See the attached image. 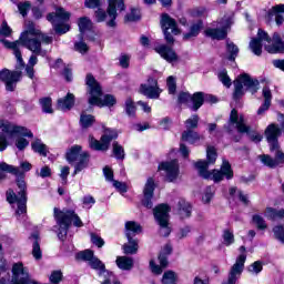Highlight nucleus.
Masks as SVG:
<instances>
[{
  "mask_svg": "<svg viewBox=\"0 0 284 284\" xmlns=\"http://www.w3.org/2000/svg\"><path fill=\"white\" fill-rule=\"evenodd\" d=\"M0 181H3V179H6V174H3V172H9V174H16V176L19 175V169L9 165L6 162H0Z\"/></svg>",
  "mask_w": 284,
  "mask_h": 284,
  "instance_id": "nucleus-40",
  "label": "nucleus"
},
{
  "mask_svg": "<svg viewBox=\"0 0 284 284\" xmlns=\"http://www.w3.org/2000/svg\"><path fill=\"white\" fill-rule=\"evenodd\" d=\"M113 155L120 161H123V159H125V150L123 149V146H121V144H119V142L113 143Z\"/></svg>",
  "mask_w": 284,
  "mask_h": 284,
  "instance_id": "nucleus-47",
  "label": "nucleus"
},
{
  "mask_svg": "<svg viewBox=\"0 0 284 284\" xmlns=\"http://www.w3.org/2000/svg\"><path fill=\"white\" fill-rule=\"evenodd\" d=\"M141 19V11L139 9H132L130 13L125 16V21H139Z\"/></svg>",
  "mask_w": 284,
  "mask_h": 284,
  "instance_id": "nucleus-55",
  "label": "nucleus"
},
{
  "mask_svg": "<svg viewBox=\"0 0 284 284\" xmlns=\"http://www.w3.org/2000/svg\"><path fill=\"white\" fill-rule=\"evenodd\" d=\"M264 103L257 110V114H263L270 110V105H272V90L270 87H264L262 91Z\"/></svg>",
  "mask_w": 284,
  "mask_h": 284,
  "instance_id": "nucleus-29",
  "label": "nucleus"
},
{
  "mask_svg": "<svg viewBox=\"0 0 284 284\" xmlns=\"http://www.w3.org/2000/svg\"><path fill=\"white\" fill-rule=\"evenodd\" d=\"M154 187H155L154 179L149 178L146 180V183L144 184L143 200H142V204L148 210H152V207L154 205V204H152V199L154 197Z\"/></svg>",
  "mask_w": 284,
  "mask_h": 284,
  "instance_id": "nucleus-24",
  "label": "nucleus"
},
{
  "mask_svg": "<svg viewBox=\"0 0 284 284\" xmlns=\"http://www.w3.org/2000/svg\"><path fill=\"white\" fill-rule=\"evenodd\" d=\"M30 240L32 241V256L36 258V261H40L42 258L43 254L41 253V246L39 245V234L34 233L31 235Z\"/></svg>",
  "mask_w": 284,
  "mask_h": 284,
  "instance_id": "nucleus-36",
  "label": "nucleus"
},
{
  "mask_svg": "<svg viewBox=\"0 0 284 284\" xmlns=\"http://www.w3.org/2000/svg\"><path fill=\"white\" fill-rule=\"evenodd\" d=\"M234 93L233 99L239 101L245 95L247 90L251 94H256L258 92V80L252 79L247 73L240 74L236 80H234Z\"/></svg>",
  "mask_w": 284,
  "mask_h": 284,
  "instance_id": "nucleus-10",
  "label": "nucleus"
},
{
  "mask_svg": "<svg viewBox=\"0 0 284 284\" xmlns=\"http://www.w3.org/2000/svg\"><path fill=\"white\" fill-rule=\"evenodd\" d=\"M159 171L164 172L166 181H169V183H174V181L179 179V174H180L179 161L173 160L170 162H162L159 165Z\"/></svg>",
  "mask_w": 284,
  "mask_h": 284,
  "instance_id": "nucleus-22",
  "label": "nucleus"
},
{
  "mask_svg": "<svg viewBox=\"0 0 284 284\" xmlns=\"http://www.w3.org/2000/svg\"><path fill=\"white\" fill-rule=\"evenodd\" d=\"M236 239L234 237V231L230 229H225L222 233V243L225 247H230V245H234Z\"/></svg>",
  "mask_w": 284,
  "mask_h": 284,
  "instance_id": "nucleus-39",
  "label": "nucleus"
},
{
  "mask_svg": "<svg viewBox=\"0 0 284 284\" xmlns=\"http://www.w3.org/2000/svg\"><path fill=\"white\" fill-rule=\"evenodd\" d=\"M154 219L160 225L161 236H170L172 230L170 229V205L160 204L153 210Z\"/></svg>",
  "mask_w": 284,
  "mask_h": 284,
  "instance_id": "nucleus-15",
  "label": "nucleus"
},
{
  "mask_svg": "<svg viewBox=\"0 0 284 284\" xmlns=\"http://www.w3.org/2000/svg\"><path fill=\"white\" fill-rule=\"evenodd\" d=\"M125 236L126 239H132L136 236V234H141V224L136 223L135 221H128L124 225Z\"/></svg>",
  "mask_w": 284,
  "mask_h": 284,
  "instance_id": "nucleus-30",
  "label": "nucleus"
},
{
  "mask_svg": "<svg viewBox=\"0 0 284 284\" xmlns=\"http://www.w3.org/2000/svg\"><path fill=\"white\" fill-rule=\"evenodd\" d=\"M94 257V252L91 250L81 251L75 256L78 261H84L85 263H88V265L92 262Z\"/></svg>",
  "mask_w": 284,
  "mask_h": 284,
  "instance_id": "nucleus-42",
  "label": "nucleus"
},
{
  "mask_svg": "<svg viewBox=\"0 0 284 284\" xmlns=\"http://www.w3.org/2000/svg\"><path fill=\"white\" fill-rule=\"evenodd\" d=\"M114 139H119V132L114 129L104 128V133L100 141L92 135L89 136V146L91 150H97L98 152H108V150H110V143H112Z\"/></svg>",
  "mask_w": 284,
  "mask_h": 284,
  "instance_id": "nucleus-14",
  "label": "nucleus"
},
{
  "mask_svg": "<svg viewBox=\"0 0 284 284\" xmlns=\"http://www.w3.org/2000/svg\"><path fill=\"white\" fill-rule=\"evenodd\" d=\"M264 215L270 221H278L281 219H284V209L276 210L273 207H267L264 212Z\"/></svg>",
  "mask_w": 284,
  "mask_h": 284,
  "instance_id": "nucleus-37",
  "label": "nucleus"
},
{
  "mask_svg": "<svg viewBox=\"0 0 284 284\" xmlns=\"http://www.w3.org/2000/svg\"><path fill=\"white\" fill-rule=\"evenodd\" d=\"M112 183H113V187H115V190H118V192H122V193L128 192V185H125V183L116 181V180H113Z\"/></svg>",
  "mask_w": 284,
  "mask_h": 284,
  "instance_id": "nucleus-64",
  "label": "nucleus"
},
{
  "mask_svg": "<svg viewBox=\"0 0 284 284\" xmlns=\"http://www.w3.org/2000/svg\"><path fill=\"white\" fill-rule=\"evenodd\" d=\"M201 30H203V22L197 21L190 27V31L187 33H184L183 39L185 41H190V39L199 37Z\"/></svg>",
  "mask_w": 284,
  "mask_h": 284,
  "instance_id": "nucleus-34",
  "label": "nucleus"
},
{
  "mask_svg": "<svg viewBox=\"0 0 284 284\" xmlns=\"http://www.w3.org/2000/svg\"><path fill=\"white\" fill-rule=\"evenodd\" d=\"M0 130H2L4 134H8L10 139L19 136L16 140V146L18 150H26V148L30 145V142L22 136H28L29 139H32L33 136L32 131L28 130L27 128L12 124L6 120H0Z\"/></svg>",
  "mask_w": 284,
  "mask_h": 284,
  "instance_id": "nucleus-8",
  "label": "nucleus"
},
{
  "mask_svg": "<svg viewBox=\"0 0 284 284\" xmlns=\"http://www.w3.org/2000/svg\"><path fill=\"white\" fill-rule=\"evenodd\" d=\"M284 4H276L268 11V17H275V22L277 26H283L284 23Z\"/></svg>",
  "mask_w": 284,
  "mask_h": 284,
  "instance_id": "nucleus-32",
  "label": "nucleus"
},
{
  "mask_svg": "<svg viewBox=\"0 0 284 284\" xmlns=\"http://www.w3.org/2000/svg\"><path fill=\"white\" fill-rule=\"evenodd\" d=\"M70 12L65 11L63 8L55 9L54 13H49L47 16V21L52 23L55 34H65L70 32Z\"/></svg>",
  "mask_w": 284,
  "mask_h": 284,
  "instance_id": "nucleus-11",
  "label": "nucleus"
},
{
  "mask_svg": "<svg viewBox=\"0 0 284 284\" xmlns=\"http://www.w3.org/2000/svg\"><path fill=\"white\" fill-rule=\"evenodd\" d=\"M273 234H274L275 239H277V241H280L281 243H284L283 225H277V226L273 227Z\"/></svg>",
  "mask_w": 284,
  "mask_h": 284,
  "instance_id": "nucleus-53",
  "label": "nucleus"
},
{
  "mask_svg": "<svg viewBox=\"0 0 284 284\" xmlns=\"http://www.w3.org/2000/svg\"><path fill=\"white\" fill-rule=\"evenodd\" d=\"M216 149L214 146H207L206 148V159L200 160L195 163V168L199 171L200 176L202 179H207L211 181H214L215 183H219L220 181H223V179H233L234 172L232 171V165H230V162L226 160L223 161L221 170H213V172L207 171V168L210 165H213V163H216Z\"/></svg>",
  "mask_w": 284,
  "mask_h": 284,
  "instance_id": "nucleus-3",
  "label": "nucleus"
},
{
  "mask_svg": "<svg viewBox=\"0 0 284 284\" xmlns=\"http://www.w3.org/2000/svg\"><path fill=\"white\" fill-rule=\"evenodd\" d=\"M184 125L186 130H196L199 128V116L196 114L192 115L184 122Z\"/></svg>",
  "mask_w": 284,
  "mask_h": 284,
  "instance_id": "nucleus-49",
  "label": "nucleus"
},
{
  "mask_svg": "<svg viewBox=\"0 0 284 284\" xmlns=\"http://www.w3.org/2000/svg\"><path fill=\"white\" fill-rule=\"evenodd\" d=\"M241 254L237 256L235 263L232 265L227 281H224L222 284H236V281L241 278L243 270H245V261H247V255L245 254V246H240Z\"/></svg>",
  "mask_w": 284,
  "mask_h": 284,
  "instance_id": "nucleus-16",
  "label": "nucleus"
},
{
  "mask_svg": "<svg viewBox=\"0 0 284 284\" xmlns=\"http://www.w3.org/2000/svg\"><path fill=\"white\" fill-rule=\"evenodd\" d=\"M12 34V29L8 26V22H2V26L0 28V36L1 37H10Z\"/></svg>",
  "mask_w": 284,
  "mask_h": 284,
  "instance_id": "nucleus-63",
  "label": "nucleus"
},
{
  "mask_svg": "<svg viewBox=\"0 0 284 284\" xmlns=\"http://www.w3.org/2000/svg\"><path fill=\"white\" fill-rule=\"evenodd\" d=\"M115 264L119 267V270L130 272V270L134 267V260L128 256H118L115 260Z\"/></svg>",
  "mask_w": 284,
  "mask_h": 284,
  "instance_id": "nucleus-31",
  "label": "nucleus"
},
{
  "mask_svg": "<svg viewBox=\"0 0 284 284\" xmlns=\"http://www.w3.org/2000/svg\"><path fill=\"white\" fill-rule=\"evenodd\" d=\"M91 243H93V245H97V247H103V245H105V241H103V239H101V236L97 235V234H91Z\"/></svg>",
  "mask_w": 284,
  "mask_h": 284,
  "instance_id": "nucleus-62",
  "label": "nucleus"
},
{
  "mask_svg": "<svg viewBox=\"0 0 284 284\" xmlns=\"http://www.w3.org/2000/svg\"><path fill=\"white\" fill-rule=\"evenodd\" d=\"M94 203H97V200H94L92 195H85L82 197L83 207H85L87 210H90V207H92Z\"/></svg>",
  "mask_w": 284,
  "mask_h": 284,
  "instance_id": "nucleus-59",
  "label": "nucleus"
},
{
  "mask_svg": "<svg viewBox=\"0 0 284 284\" xmlns=\"http://www.w3.org/2000/svg\"><path fill=\"white\" fill-rule=\"evenodd\" d=\"M54 219L57 221V234L60 241H65V236H68V230H70V225L73 222L75 227H83V222L81 217L74 213L72 210H59L54 207L53 210Z\"/></svg>",
  "mask_w": 284,
  "mask_h": 284,
  "instance_id": "nucleus-6",
  "label": "nucleus"
},
{
  "mask_svg": "<svg viewBox=\"0 0 284 284\" xmlns=\"http://www.w3.org/2000/svg\"><path fill=\"white\" fill-rule=\"evenodd\" d=\"M94 115L85 113V111H82L80 115V124L81 128H91V125L94 124Z\"/></svg>",
  "mask_w": 284,
  "mask_h": 284,
  "instance_id": "nucleus-41",
  "label": "nucleus"
},
{
  "mask_svg": "<svg viewBox=\"0 0 284 284\" xmlns=\"http://www.w3.org/2000/svg\"><path fill=\"white\" fill-rule=\"evenodd\" d=\"M163 90L159 88V82L155 79L149 78L148 82L140 85V94L148 99H159Z\"/></svg>",
  "mask_w": 284,
  "mask_h": 284,
  "instance_id": "nucleus-21",
  "label": "nucleus"
},
{
  "mask_svg": "<svg viewBox=\"0 0 284 284\" xmlns=\"http://www.w3.org/2000/svg\"><path fill=\"white\" fill-rule=\"evenodd\" d=\"M219 80L225 88L232 87V79H230V75H227V71L223 70L219 72Z\"/></svg>",
  "mask_w": 284,
  "mask_h": 284,
  "instance_id": "nucleus-51",
  "label": "nucleus"
},
{
  "mask_svg": "<svg viewBox=\"0 0 284 284\" xmlns=\"http://www.w3.org/2000/svg\"><path fill=\"white\" fill-rule=\"evenodd\" d=\"M226 50L230 53L229 60L234 61L239 55V47H236L234 42H227Z\"/></svg>",
  "mask_w": 284,
  "mask_h": 284,
  "instance_id": "nucleus-48",
  "label": "nucleus"
},
{
  "mask_svg": "<svg viewBox=\"0 0 284 284\" xmlns=\"http://www.w3.org/2000/svg\"><path fill=\"white\" fill-rule=\"evenodd\" d=\"M172 254L170 244L164 246L163 252L159 255L160 265H156L153 260L150 261V268L153 274H163V267H168V255Z\"/></svg>",
  "mask_w": 284,
  "mask_h": 284,
  "instance_id": "nucleus-23",
  "label": "nucleus"
},
{
  "mask_svg": "<svg viewBox=\"0 0 284 284\" xmlns=\"http://www.w3.org/2000/svg\"><path fill=\"white\" fill-rule=\"evenodd\" d=\"M179 275L174 271H166L162 276V284H176Z\"/></svg>",
  "mask_w": 284,
  "mask_h": 284,
  "instance_id": "nucleus-43",
  "label": "nucleus"
},
{
  "mask_svg": "<svg viewBox=\"0 0 284 284\" xmlns=\"http://www.w3.org/2000/svg\"><path fill=\"white\" fill-rule=\"evenodd\" d=\"M178 215L180 219H190L192 216V205L189 202L181 200L179 202Z\"/></svg>",
  "mask_w": 284,
  "mask_h": 284,
  "instance_id": "nucleus-33",
  "label": "nucleus"
},
{
  "mask_svg": "<svg viewBox=\"0 0 284 284\" xmlns=\"http://www.w3.org/2000/svg\"><path fill=\"white\" fill-rule=\"evenodd\" d=\"M205 103V94L203 92H195L191 95V101L189 102V109L196 112Z\"/></svg>",
  "mask_w": 284,
  "mask_h": 284,
  "instance_id": "nucleus-27",
  "label": "nucleus"
},
{
  "mask_svg": "<svg viewBox=\"0 0 284 284\" xmlns=\"http://www.w3.org/2000/svg\"><path fill=\"white\" fill-rule=\"evenodd\" d=\"M205 138L199 132H195L193 130H186L182 133V141H186L187 143H191V145H196L199 142L203 141Z\"/></svg>",
  "mask_w": 284,
  "mask_h": 284,
  "instance_id": "nucleus-28",
  "label": "nucleus"
},
{
  "mask_svg": "<svg viewBox=\"0 0 284 284\" xmlns=\"http://www.w3.org/2000/svg\"><path fill=\"white\" fill-rule=\"evenodd\" d=\"M0 81L6 84V90H8V92H14L17 82L21 81V71H10L8 69H3L0 71Z\"/></svg>",
  "mask_w": 284,
  "mask_h": 284,
  "instance_id": "nucleus-20",
  "label": "nucleus"
},
{
  "mask_svg": "<svg viewBox=\"0 0 284 284\" xmlns=\"http://www.w3.org/2000/svg\"><path fill=\"white\" fill-rule=\"evenodd\" d=\"M124 110L128 116H134L136 114V105L134 104V100L128 98L124 102Z\"/></svg>",
  "mask_w": 284,
  "mask_h": 284,
  "instance_id": "nucleus-46",
  "label": "nucleus"
},
{
  "mask_svg": "<svg viewBox=\"0 0 284 284\" xmlns=\"http://www.w3.org/2000/svg\"><path fill=\"white\" fill-rule=\"evenodd\" d=\"M17 185L19 187V196L17 195V193H14V191L12 190H8L7 191V201L8 203L12 204V203H18V210L16 211V214L18 216H21V214H26L28 206V196H26V181H23V179H20L17 181Z\"/></svg>",
  "mask_w": 284,
  "mask_h": 284,
  "instance_id": "nucleus-13",
  "label": "nucleus"
},
{
  "mask_svg": "<svg viewBox=\"0 0 284 284\" xmlns=\"http://www.w3.org/2000/svg\"><path fill=\"white\" fill-rule=\"evenodd\" d=\"M214 199V187L207 186L204 191V194L202 196L203 203L207 204Z\"/></svg>",
  "mask_w": 284,
  "mask_h": 284,
  "instance_id": "nucleus-52",
  "label": "nucleus"
},
{
  "mask_svg": "<svg viewBox=\"0 0 284 284\" xmlns=\"http://www.w3.org/2000/svg\"><path fill=\"white\" fill-rule=\"evenodd\" d=\"M128 243L122 246L124 254H136L139 252V240L128 237Z\"/></svg>",
  "mask_w": 284,
  "mask_h": 284,
  "instance_id": "nucleus-38",
  "label": "nucleus"
},
{
  "mask_svg": "<svg viewBox=\"0 0 284 284\" xmlns=\"http://www.w3.org/2000/svg\"><path fill=\"white\" fill-rule=\"evenodd\" d=\"M78 26L80 30V39H83L85 32H90V30H92V20L88 17L80 18Z\"/></svg>",
  "mask_w": 284,
  "mask_h": 284,
  "instance_id": "nucleus-35",
  "label": "nucleus"
},
{
  "mask_svg": "<svg viewBox=\"0 0 284 284\" xmlns=\"http://www.w3.org/2000/svg\"><path fill=\"white\" fill-rule=\"evenodd\" d=\"M87 85L90 94L89 105H97L98 108H113V105H116V98L112 94H106L103 100L101 99V85L92 74L87 75Z\"/></svg>",
  "mask_w": 284,
  "mask_h": 284,
  "instance_id": "nucleus-7",
  "label": "nucleus"
},
{
  "mask_svg": "<svg viewBox=\"0 0 284 284\" xmlns=\"http://www.w3.org/2000/svg\"><path fill=\"white\" fill-rule=\"evenodd\" d=\"M52 41H54V39L51 36L42 33L41 30L37 29V26H34V22L32 21L24 23V30L21 32L19 40L13 42L1 40L4 48L12 50L17 59L18 70L26 68L23 57L21 55V45L27 48V50H30V52L33 54L45 57V54H48V50L43 49L42 43L44 45H50Z\"/></svg>",
  "mask_w": 284,
  "mask_h": 284,
  "instance_id": "nucleus-1",
  "label": "nucleus"
},
{
  "mask_svg": "<svg viewBox=\"0 0 284 284\" xmlns=\"http://www.w3.org/2000/svg\"><path fill=\"white\" fill-rule=\"evenodd\" d=\"M67 161L69 163H77L73 174H79V172H83L88 168L90 154H88V151H83L81 145L75 144L67 152Z\"/></svg>",
  "mask_w": 284,
  "mask_h": 284,
  "instance_id": "nucleus-12",
  "label": "nucleus"
},
{
  "mask_svg": "<svg viewBox=\"0 0 284 284\" xmlns=\"http://www.w3.org/2000/svg\"><path fill=\"white\" fill-rule=\"evenodd\" d=\"M31 148L33 151H36L41 156L48 155V149H45V144L41 142V140H36L33 143H31Z\"/></svg>",
  "mask_w": 284,
  "mask_h": 284,
  "instance_id": "nucleus-44",
  "label": "nucleus"
},
{
  "mask_svg": "<svg viewBox=\"0 0 284 284\" xmlns=\"http://www.w3.org/2000/svg\"><path fill=\"white\" fill-rule=\"evenodd\" d=\"M57 108L61 112H70L74 108V94L68 93L65 97L58 99Z\"/></svg>",
  "mask_w": 284,
  "mask_h": 284,
  "instance_id": "nucleus-26",
  "label": "nucleus"
},
{
  "mask_svg": "<svg viewBox=\"0 0 284 284\" xmlns=\"http://www.w3.org/2000/svg\"><path fill=\"white\" fill-rule=\"evenodd\" d=\"M154 50L162 59H164V61H168V63H176L179 61L176 51L165 44H159Z\"/></svg>",
  "mask_w": 284,
  "mask_h": 284,
  "instance_id": "nucleus-25",
  "label": "nucleus"
},
{
  "mask_svg": "<svg viewBox=\"0 0 284 284\" xmlns=\"http://www.w3.org/2000/svg\"><path fill=\"white\" fill-rule=\"evenodd\" d=\"M254 225H256L257 230H267V224L265 223V219L260 214H255L252 217Z\"/></svg>",
  "mask_w": 284,
  "mask_h": 284,
  "instance_id": "nucleus-50",
  "label": "nucleus"
},
{
  "mask_svg": "<svg viewBox=\"0 0 284 284\" xmlns=\"http://www.w3.org/2000/svg\"><path fill=\"white\" fill-rule=\"evenodd\" d=\"M263 45L270 54L283 53L284 52V42L281 40L278 33L273 34V39L270 38L267 32L263 29H260L257 32V38H253L250 42V49L256 57H261L263 53Z\"/></svg>",
  "mask_w": 284,
  "mask_h": 284,
  "instance_id": "nucleus-4",
  "label": "nucleus"
},
{
  "mask_svg": "<svg viewBox=\"0 0 284 284\" xmlns=\"http://www.w3.org/2000/svg\"><path fill=\"white\" fill-rule=\"evenodd\" d=\"M234 23L232 14L224 16L217 23V28H209L205 30L206 37L221 41L227 37V29Z\"/></svg>",
  "mask_w": 284,
  "mask_h": 284,
  "instance_id": "nucleus-18",
  "label": "nucleus"
},
{
  "mask_svg": "<svg viewBox=\"0 0 284 284\" xmlns=\"http://www.w3.org/2000/svg\"><path fill=\"white\" fill-rule=\"evenodd\" d=\"M266 141L271 145V152H274L275 159L270 155H260V159L267 168H278L284 164V153L278 145V136H281V129L276 124H271L265 130Z\"/></svg>",
  "mask_w": 284,
  "mask_h": 284,
  "instance_id": "nucleus-5",
  "label": "nucleus"
},
{
  "mask_svg": "<svg viewBox=\"0 0 284 284\" xmlns=\"http://www.w3.org/2000/svg\"><path fill=\"white\" fill-rule=\"evenodd\" d=\"M166 85L169 94H174V92H176V80L174 79V77L171 75L168 78Z\"/></svg>",
  "mask_w": 284,
  "mask_h": 284,
  "instance_id": "nucleus-60",
  "label": "nucleus"
},
{
  "mask_svg": "<svg viewBox=\"0 0 284 284\" xmlns=\"http://www.w3.org/2000/svg\"><path fill=\"white\" fill-rule=\"evenodd\" d=\"M39 103L42 108V111L45 114H52V112H54V110L52 109V99L51 98H42L39 100Z\"/></svg>",
  "mask_w": 284,
  "mask_h": 284,
  "instance_id": "nucleus-45",
  "label": "nucleus"
},
{
  "mask_svg": "<svg viewBox=\"0 0 284 284\" xmlns=\"http://www.w3.org/2000/svg\"><path fill=\"white\" fill-rule=\"evenodd\" d=\"M235 128L241 134H248L251 141H254L255 143H261V141H263V135H261V133H250V126L245 125V118L243 115H239L236 109H233L231 111L229 122L224 125V130L233 132Z\"/></svg>",
  "mask_w": 284,
  "mask_h": 284,
  "instance_id": "nucleus-9",
  "label": "nucleus"
},
{
  "mask_svg": "<svg viewBox=\"0 0 284 284\" xmlns=\"http://www.w3.org/2000/svg\"><path fill=\"white\" fill-rule=\"evenodd\" d=\"M74 48L77 52H80L81 54H85L89 50L88 44L83 42V38H80V41L74 43Z\"/></svg>",
  "mask_w": 284,
  "mask_h": 284,
  "instance_id": "nucleus-58",
  "label": "nucleus"
},
{
  "mask_svg": "<svg viewBox=\"0 0 284 284\" xmlns=\"http://www.w3.org/2000/svg\"><path fill=\"white\" fill-rule=\"evenodd\" d=\"M248 272L251 274H261L263 272V264L258 261L254 262L248 266Z\"/></svg>",
  "mask_w": 284,
  "mask_h": 284,
  "instance_id": "nucleus-56",
  "label": "nucleus"
},
{
  "mask_svg": "<svg viewBox=\"0 0 284 284\" xmlns=\"http://www.w3.org/2000/svg\"><path fill=\"white\" fill-rule=\"evenodd\" d=\"M191 100H192V95L189 92H181L178 97L179 103H185L187 108H190Z\"/></svg>",
  "mask_w": 284,
  "mask_h": 284,
  "instance_id": "nucleus-57",
  "label": "nucleus"
},
{
  "mask_svg": "<svg viewBox=\"0 0 284 284\" xmlns=\"http://www.w3.org/2000/svg\"><path fill=\"white\" fill-rule=\"evenodd\" d=\"M63 278V273L61 271H53L49 277L52 284H60Z\"/></svg>",
  "mask_w": 284,
  "mask_h": 284,
  "instance_id": "nucleus-54",
  "label": "nucleus"
},
{
  "mask_svg": "<svg viewBox=\"0 0 284 284\" xmlns=\"http://www.w3.org/2000/svg\"><path fill=\"white\" fill-rule=\"evenodd\" d=\"M85 8L98 10L94 12L98 23H106L108 28H116L119 12L125 10V0H84Z\"/></svg>",
  "mask_w": 284,
  "mask_h": 284,
  "instance_id": "nucleus-2",
  "label": "nucleus"
},
{
  "mask_svg": "<svg viewBox=\"0 0 284 284\" xmlns=\"http://www.w3.org/2000/svg\"><path fill=\"white\" fill-rule=\"evenodd\" d=\"M30 8H31V4L28 1L18 4V10L20 14L23 17H28V11L30 10Z\"/></svg>",
  "mask_w": 284,
  "mask_h": 284,
  "instance_id": "nucleus-61",
  "label": "nucleus"
},
{
  "mask_svg": "<svg viewBox=\"0 0 284 284\" xmlns=\"http://www.w3.org/2000/svg\"><path fill=\"white\" fill-rule=\"evenodd\" d=\"M89 266L98 272L100 278H102L101 284H118L116 280H114V275L112 274V272L105 270V264L101 260H99V257L95 256L94 258H92Z\"/></svg>",
  "mask_w": 284,
  "mask_h": 284,
  "instance_id": "nucleus-19",
  "label": "nucleus"
},
{
  "mask_svg": "<svg viewBox=\"0 0 284 284\" xmlns=\"http://www.w3.org/2000/svg\"><path fill=\"white\" fill-rule=\"evenodd\" d=\"M160 26L166 43H174V37H172V34H181V29H179L176 20L168 13H163L160 20Z\"/></svg>",
  "mask_w": 284,
  "mask_h": 284,
  "instance_id": "nucleus-17",
  "label": "nucleus"
}]
</instances>
